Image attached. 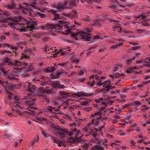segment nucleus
I'll return each mask as SVG.
<instances>
[{"label": "nucleus", "mask_w": 150, "mask_h": 150, "mask_svg": "<svg viewBox=\"0 0 150 150\" xmlns=\"http://www.w3.org/2000/svg\"><path fill=\"white\" fill-rule=\"evenodd\" d=\"M11 47V49L12 50H15L16 51L17 50V47L13 46L12 45H10L8 43H4L2 44H0V48L1 47Z\"/></svg>", "instance_id": "obj_19"}, {"label": "nucleus", "mask_w": 150, "mask_h": 150, "mask_svg": "<svg viewBox=\"0 0 150 150\" xmlns=\"http://www.w3.org/2000/svg\"><path fill=\"white\" fill-rule=\"evenodd\" d=\"M150 107H147L146 105H143L141 106L140 110L142 112H144L145 110H147Z\"/></svg>", "instance_id": "obj_35"}, {"label": "nucleus", "mask_w": 150, "mask_h": 150, "mask_svg": "<svg viewBox=\"0 0 150 150\" xmlns=\"http://www.w3.org/2000/svg\"><path fill=\"white\" fill-rule=\"evenodd\" d=\"M93 93H86L85 92H77L76 93H73L72 94V96L76 97V96H77L79 97L81 96H86L89 97L93 95Z\"/></svg>", "instance_id": "obj_13"}, {"label": "nucleus", "mask_w": 150, "mask_h": 150, "mask_svg": "<svg viewBox=\"0 0 150 150\" xmlns=\"http://www.w3.org/2000/svg\"><path fill=\"white\" fill-rule=\"evenodd\" d=\"M4 64L7 63L8 64L11 65H13L15 66H22V68H15L13 70L11 73L12 75L8 76H7L8 79L11 80H17L18 79L15 78L14 76H19L21 74H23V73H26L27 72L31 71L33 68V66H28V64L26 63H21L20 61L17 60H15L14 62L11 61V59L6 58H5L3 62Z\"/></svg>", "instance_id": "obj_3"}, {"label": "nucleus", "mask_w": 150, "mask_h": 150, "mask_svg": "<svg viewBox=\"0 0 150 150\" xmlns=\"http://www.w3.org/2000/svg\"><path fill=\"white\" fill-rule=\"evenodd\" d=\"M53 86L55 88H63L64 87V85H61L60 83L56 82H54L52 84Z\"/></svg>", "instance_id": "obj_27"}, {"label": "nucleus", "mask_w": 150, "mask_h": 150, "mask_svg": "<svg viewBox=\"0 0 150 150\" xmlns=\"http://www.w3.org/2000/svg\"><path fill=\"white\" fill-rule=\"evenodd\" d=\"M104 127L103 126H99L98 128H93V129L95 130L96 132H100L101 131L102 129L103 128H104Z\"/></svg>", "instance_id": "obj_39"}, {"label": "nucleus", "mask_w": 150, "mask_h": 150, "mask_svg": "<svg viewBox=\"0 0 150 150\" xmlns=\"http://www.w3.org/2000/svg\"><path fill=\"white\" fill-rule=\"evenodd\" d=\"M105 88H106V89H103L102 90L103 91H106V94L105 95V96H108V93H107V92L109 91L110 89H112L114 88L115 87L114 86H112L110 85H107L105 86Z\"/></svg>", "instance_id": "obj_22"}, {"label": "nucleus", "mask_w": 150, "mask_h": 150, "mask_svg": "<svg viewBox=\"0 0 150 150\" xmlns=\"http://www.w3.org/2000/svg\"><path fill=\"white\" fill-rule=\"evenodd\" d=\"M42 134L45 137H48L50 135L47 134V132L45 130L42 131Z\"/></svg>", "instance_id": "obj_43"}, {"label": "nucleus", "mask_w": 150, "mask_h": 150, "mask_svg": "<svg viewBox=\"0 0 150 150\" xmlns=\"http://www.w3.org/2000/svg\"><path fill=\"white\" fill-rule=\"evenodd\" d=\"M115 127L113 126L109 129V131L112 132L114 133L115 132Z\"/></svg>", "instance_id": "obj_52"}, {"label": "nucleus", "mask_w": 150, "mask_h": 150, "mask_svg": "<svg viewBox=\"0 0 150 150\" xmlns=\"http://www.w3.org/2000/svg\"><path fill=\"white\" fill-rule=\"evenodd\" d=\"M75 0H70L69 1H66V8L71 9L76 5Z\"/></svg>", "instance_id": "obj_16"}, {"label": "nucleus", "mask_w": 150, "mask_h": 150, "mask_svg": "<svg viewBox=\"0 0 150 150\" xmlns=\"http://www.w3.org/2000/svg\"><path fill=\"white\" fill-rule=\"evenodd\" d=\"M88 129L87 127L85 126L84 128L83 129V130L85 132L87 133L88 134Z\"/></svg>", "instance_id": "obj_56"}, {"label": "nucleus", "mask_w": 150, "mask_h": 150, "mask_svg": "<svg viewBox=\"0 0 150 150\" xmlns=\"http://www.w3.org/2000/svg\"><path fill=\"white\" fill-rule=\"evenodd\" d=\"M59 23H54L52 24H47L46 25L42 26L41 29L44 30H48L50 31L51 30L53 29H59V28H60Z\"/></svg>", "instance_id": "obj_11"}, {"label": "nucleus", "mask_w": 150, "mask_h": 150, "mask_svg": "<svg viewBox=\"0 0 150 150\" xmlns=\"http://www.w3.org/2000/svg\"><path fill=\"white\" fill-rule=\"evenodd\" d=\"M59 96L57 99L61 101H64L66 99V92L61 91L59 93Z\"/></svg>", "instance_id": "obj_17"}, {"label": "nucleus", "mask_w": 150, "mask_h": 150, "mask_svg": "<svg viewBox=\"0 0 150 150\" xmlns=\"http://www.w3.org/2000/svg\"><path fill=\"white\" fill-rule=\"evenodd\" d=\"M53 6L54 7L57 8L59 11H60V10H63L64 8L63 6L58 4H55Z\"/></svg>", "instance_id": "obj_31"}, {"label": "nucleus", "mask_w": 150, "mask_h": 150, "mask_svg": "<svg viewBox=\"0 0 150 150\" xmlns=\"http://www.w3.org/2000/svg\"><path fill=\"white\" fill-rule=\"evenodd\" d=\"M81 123V122L80 121H74L72 123L69 124V127H71V129L74 127L75 126H79Z\"/></svg>", "instance_id": "obj_21"}, {"label": "nucleus", "mask_w": 150, "mask_h": 150, "mask_svg": "<svg viewBox=\"0 0 150 150\" xmlns=\"http://www.w3.org/2000/svg\"><path fill=\"white\" fill-rule=\"evenodd\" d=\"M137 69L136 67H134L129 68L127 70L125 71V72L127 74H129L134 71V70Z\"/></svg>", "instance_id": "obj_30"}, {"label": "nucleus", "mask_w": 150, "mask_h": 150, "mask_svg": "<svg viewBox=\"0 0 150 150\" xmlns=\"http://www.w3.org/2000/svg\"><path fill=\"white\" fill-rule=\"evenodd\" d=\"M88 103L89 102L88 101H84L81 102V104L83 106H85L87 105Z\"/></svg>", "instance_id": "obj_53"}, {"label": "nucleus", "mask_w": 150, "mask_h": 150, "mask_svg": "<svg viewBox=\"0 0 150 150\" xmlns=\"http://www.w3.org/2000/svg\"><path fill=\"white\" fill-rule=\"evenodd\" d=\"M88 144H85L82 146L81 148L83 150H86L88 149Z\"/></svg>", "instance_id": "obj_45"}, {"label": "nucleus", "mask_w": 150, "mask_h": 150, "mask_svg": "<svg viewBox=\"0 0 150 150\" xmlns=\"http://www.w3.org/2000/svg\"><path fill=\"white\" fill-rule=\"evenodd\" d=\"M118 28L120 29V30L119 31V32L122 33V32L124 33H131V32L129 31H127L126 30H125L122 31V30L121 28L120 27H118Z\"/></svg>", "instance_id": "obj_48"}, {"label": "nucleus", "mask_w": 150, "mask_h": 150, "mask_svg": "<svg viewBox=\"0 0 150 150\" xmlns=\"http://www.w3.org/2000/svg\"><path fill=\"white\" fill-rule=\"evenodd\" d=\"M4 137H3L4 138L7 139L10 137V135L6 133L4 134Z\"/></svg>", "instance_id": "obj_62"}, {"label": "nucleus", "mask_w": 150, "mask_h": 150, "mask_svg": "<svg viewBox=\"0 0 150 150\" xmlns=\"http://www.w3.org/2000/svg\"><path fill=\"white\" fill-rule=\"evenodd\" d=\"M105 108V107H102L99 111H97L91 115V117L92 118V123L95 126H98L99 124L100 120L103 119L101 116L102 114L101 111L103 110Z\"/></svg>", "instance_id": "obj_9"}, {"label": "nucleus", "mask_w": 150, "mask_h": 150, "mask_svg": "<svg viewBox=\"0 0 150 150\" xmlns=\"http://www.w3.org/2000/svg\"><path fill=\"white\" fill-rule=\"evenodd\" d=\"M9 73H10V71H7L4 68H0V74H1L4 75H8ZM8 82L7 81H6V82L3 81L0 78V84L3 86L7 91V92L8 93V94H8V100H10L11 99L13 94L11 92L8 91L7 88H8L9 89L12 90L13 88H15L16 86L13 84L9 85Z\"/></svg>", "instance_id": "obj_7"}, {"label": "nucleus", "mask_w": 150, "mask_h": 150, "mask_svg": "<svg viewBox=\"0 0 150 150\" xmlns=\"http://www.w3.org/2000/svg\"><path fill=\"white\" fill-rule=\"evenodd\" d=\"M33 53L32 51V50L30 49L24 51L23 53H22L21 57V59H29L30 58L29 54H31Z\"/></svg>", "instance_id": "obj_14"}, {"label": "nucleus", "mask_w": 150, "mask_h": 150, "mask_svg": "<svg viewBox=\"0 0 150 150\" xmlns=\"http://www.w3.org/2000/svg\"><path fill=\"white\" fill-rule=\"evenodd\" d=\"M58 65L59 66H61L62 67L65 68L66 66V63L62 62V63H59L58 64Z\"/></svg>", "instance_id": "obj_57"}, {"label": "nucleus", "mask_w": 150, "mask_h": 150, "mask_svg": "<svg viewBox=\"0 0 150 150\" xmlns=\"http://www.w3.org/2000/svg\"><path fill=\"white\" fill-rule=\"evenodd\" d=\"M124 74L122 73H117L113 75L111 74H110L109 75V77L112 79H115L116 78L124 77Z\"/></svg>", "instance_id": "obj_20"}, {"label": "nucleus", "mask_w": 150, "mask_h": 150, "mask_svg": "<svg viewBox=\"0 0 150 150\" xmlns=\"http://www.w3.org/2000/svg\"><path fill=\"white\" fill-rule=\"evenodd\" d=\"M95 83V82L94 80H93L92 82H91V81H88L87 83L89 86L92 87L94 86Z\"/></svg>", "instance_id": "obj_44"}, {"label": "nucleus", "mask_w": 150, "mask_h": 150, "mask_svg": "<svg viewBox=\"0 0 150 150\" xmlns=\"http://www.w3.org/2000/svg\"><path fill=\"white\" fill-rule=\"evenodd\" d=\"M148 83V81H142L140 84H138L137 86V87H140L143 86L144 85H145Z\"/></svg>", "instance_id": "obj_40"}, {"label": "nucleus", "mask_w": 150, "mask_h": 150, "mask_svg": "<svg viewBox=\"0 0 150 150\" xmlns=\"http://www.w3.org/2000/svg\"><path fill=\"white\" fill-rule=\"evenodd\" d=\"M51 11L53 13L55 19H58L60 18L59 14L56 13L55 10H51Z\"/></svg>", "instance_id": "obj_32"}, {"label": "nucleus", "mask_w": 150, "mask_h": 150, "mask_svg": "<svg viewBox=\"0 0 150 150\" xmlns=\"http://www.w3.org/2000/svg\"><path fill=\"white\" fill-rule=\"evenodd\" d=\"M101 143H107L108 142V140L107 139H104L101 140Z\"/></svg>", "instance_id": "obj_61"}, {"label": "nucleus", "mask_w": 150, "mask_h": 150, "mask_svg": "<svg viewBox=\"0 0 150 150\" xmlns=\"http://www.w3.org/2000/svg\"><path fill=\"white\" fill-rule=\"evenodd\" d=\"M79 62V60L78 59H74L72 60L71 61V62L73 63H75L76 64L78 63Z\"/></svg>", "instance_id": "obj_59"}, {"label": "nucleus", "mask_w": 150, "mask_h": 150, "mask_svg": "<svg viewBox=\"0 0 150 150\" xmlns=\"http://www.w3.org/2000/svg\"><path fill=\"white\" fill-rule=\"evenodd\" d=\"M91 142L96 143V145H94L92 147L91 149L92 150H104V148L100 146V145L101 144V141L98 139L96 137L93 138L92 141Z\"/></svg>", "instance_id": "obj_10"}, {"label": "nucleus", "mask_w": 150, "mask_h": 150, "mask_svg": "<svg viewBox=\"0 0 150 150\" xmlns=\"http://www.w3.org/2000/svg\"><path fill=\"white\" fill-rule=\"evenodd\" d=\"M38 141V138H35L34 139L33 141V142L31 144L30 146L31 147H33L34 144L37 142Z\"/></svg>", "instance_id": "obj_46"}, {"label": "nucleus", "mask_w": 150, "mask_h": 150, "mask_svg": "<svg viewBox=\"0 0 150 150\" xmlns=\"http://www.w3.org/2000/svg\"><path fill=\"white\" fill-rule=\"evenodd\" d=\"M135 130L137 132H140L142 131V129L141 127H137L135 128Z\"/></svg>", "instance_id": "obj_55"}, {"label": "nucleus", "mask_w": 150, "mask_h": 150, "mask_svg": "<svg viewBox=\"0 0 150 150\" xmlns=\"http://www.w3.org/2000/svg\"><path fill=\"white\" fill-rule=\"evenodd\" d=\"M143 64L145 66L150 67V57H148L145 59Z\"/></svg>", "instance_id": "obj_25"}, {"label": "nucleus", "mask_w": 150, "mask_h": 150, "mask_svg": "<svg viewBox=\"0 0 150 150\" xmlns=\"http://www.w3.org/2000/svg\"><path fill=\"white\" fill-rule=\"evenodd\" d=\"M66 105L67 104H72L73 103L72 101H73V100H71V99L68 98V96H70L71 95L69 94L67 92H66Z\"/></svg>", "instance_id": "obj_29"}, {"label": "nucleus", "mask_w": 150, "mask_h": 150, "mask_svg": "<svg viewBox=\"0 0 150 150\" xmlns=\"http://www.w3.org/2000/svg\"><path fill=\"white\" fill-rule=\"evenodd\" d=\"M37 0H31L30 2L33 4V5H31L33 8V9L30 10L29 13V15L32 17H35L38 15L40 16L41 18H43L45 16V15L38 12L37 11H40L42 12H43L44 10H47L46 6L48 5V3L46 2L43 0H40V3L41 5L39 6V8L35 6L34 5L36 4Z\"/></svg>", "instance_id": "obj_4"}, {"label": "nucleus", "mask_w": 150, "mask_h": 150, "mask_svg": "<svg viewBox=\"0 0 150 150\" xmlns=\"http://www.w3.org/2000/svg\"><path fill=\"white\" fill-rule=\"evenodd\" d=\"M95 78L97 80L98 82H100L101 81V80L105 78L104 76H100L99 78V76H98L97 74L95 75Z\"/></svg>", "instance_id": "obj_37"}, {"label": "nucleus", "mask_w": 150, "mask_h": 150, "mask_svg": "<svg viewBox=\"0 0 150 150\" xmlns=\"http://www.w3.org/2000/svg\"><path fill=\"white\" fill-rule=\"evenodd\" d=\"M64 50L65 49H60L59 51L56 50L55 51L53 52L51 51V52L53 53L52 54L53 55V57H54L59 56V54L63 55L65 54Z\"/></svg>", "instance_id": "obj_15"}, {"label": "nucleus", "mask_w": 150, "mask_h": 150, "mask_svg": "<svg viewBox=\"0 0 150 150\" xmlns=\"http://www.w3.org/2000/svg\"><path fill=\"white\" fill-rule=\"evenodd\" d=\"M140 47V46L137 47H131V50H138Z\"/></svg>", "instance_id": "obj_58"}, {"label": "nucleus", "mask_w": 150, "mask_h": 150, "mask_svg": "<svg viewBox=\"0 0 150 150\" xmlns=\"http://www.w3.org/2000/svg\"><path fill=\"white\" fill-rule=\"evenodd\" d=\"M103 98H100L98 99H96L95 101L97 103H100V104L102 105L104 107H105L108 106V103L105 102H103Z\"/></svg>", "instance_id": "obj_23"}, {"label": "nucleus", "mask_w": 150, "mask_h": 150, "mask_svg": "<svg viewBox=\"0 0 150 150\" xmlns=\"http://www.w3.org/2000/svg\"><path fill=\"white\" fill-rule=\"evenodd\" d=\"M10 13L8 11H4L0 9V22L2 24L0 25V29L2 28L6 27V25L4 23L7 21V20H11L12 22L9 23L11 28L16 29L19 31L23 32L32 31L35 28V23L31 21H28L21 16H14L8 18H4L3 15L9 16Z\"/></svg>", "instance_id": "obj_1"}, {"label": "nucleus", "mask_w": 150, "mask_h": 150, "mask_svg": "<svg viewBox=\"0 0 150 150\" xmlns=\"http://www.w3.org/2000/svg\"><path fill=\"white\" fill-rule=\"evenodd\" d=\"M123 44V43H120L118 44H117L116 45L111 46L110 47V48L111 49H115L117 48V47H118L119 46L122 45Z\"/></svg>", "instance_id": "obj_47"}, {"label": "nucleus", "mask_w": 150, "mask_h": 150, "mask_svg": "<svg viewBox=\"0 0 150 150\" xmlns=\"http://www.w3.org/2000/svg\"><path fill=\"white\" fill-rule=\"evenodd\" d=\"M85 71V69H83L82 70H81L79 72V75H81V76H83L84 75V72Z\"/></svg>", "instance_id": "obj_60"}, {"label": "nucleus", "mask_w": 150, "mask_h": 150, "mask_svg": "<svg viewBox=\"0 0 150 150\" xmlns=\"http://www.w3.org/2000/svg\"><path fill=\"white\" fill-rule=\"evenodd\" d=\"M132 106L135 105L137 106H138L142 105V103L139 101H136L133 102H132Z\"/></svg>", "instance_id": "obj_42"}, {"label": "nucleus", "mask_w": 150, "mask_h": 150, "mask_svg": "<svg viewBox=\"0 0 150 150\" xmlns=\"http://www.w3.org/2000/svg\"><path fill=\"white\" fill-rule=\"evenodd\" d=\"M85 16V18H82V20L86 22H90L91 21V18L88 15H86Z\"/></svg>", "instance_id": "obj_38"}, {"label": "nucleus", "mask_w": 150, "mask_h": 150, "mask_svg": "<svg viewBox=\"0 0 150 150\" xmlns=\"http://www.w3.org/2000/svg\"><path fill=\"white\" fill-rule=\"evenodd\" d=\"M52 140L54 142L58 144V146L59 147H61L62 146H63L64 147L66 146L65 143L62 141H59L57 137H52Z\"/></svg>", "instance_id": "obj_18"}, {"label": "nucleus", "mask_w": 150, "mask_h": 150, "mask_svg": "<svg viewBox=\"0 0 150 150\" xmlns=\"http://www.w3.org/2000/svg\"><path fill=\"white\" fill-rule=\"evenodd\" d=\"M62 72H58L57 73V74L56 75H55L53 74H51V77L52 79H56L59 77V76L61 75V73Z\"/></svg>", "instance_id": "obj_33"}, {"label": "nucleus", "mask_w": 150, "mask_h": 150, "mask_svg": "<svg viewBox=\"0 0 150 150\" xmlns=\"http://www.w3.org/2000/svg\"><path fill=\"white\" fill-rule=\"evenodd\" d=\"M93 129V128H89V130H88V135H91L92 133L94 132Z\"/></svg>", "instance_id": "obj_54"}, {"label": "nucleus", "mask_w": 150, "mask_h": 150, "mask_svg": "<svg viewBox=\"0 0 150 150\" xmlns=\"http://www.w3.org/2000/svg\"><path fill=\"white\" fill-rule=\"evenodd\" d=\"M118 67H114L112 69V72H115L116 71L118 70Z\"/></svg>", "instance_id": "obj_64"}, {"label": "nucleus", "mask_w": 150, "mask_h": 150, "mask_svg": "<svg viewBox=\"0 0 150 150\" xmlns=\"http://www.w3.org/2000/svg\"><path fill=\"white\" fill-rule=\"evenodd\" d=\"M16 4L15 3H13L10 4H8L7 6L8 9H12L16 7Z\"/></svg>", "instance_id": "obj_36"}, {"label": "nucleus", "mask_w": 150, "mask_h": 150, "mask_svg": "<svg viewBox=\"0 0 150 150\" xmlns=\"http://www.w3.org/2000/svg\"><path fill=\"white\" fill-rule=\"evenodd\" d=\"M135 17L137 19H140V17H141V19H146V16L145 15H141L140 16H136Z\"/></svg>", "instance_id": "obj_50"}, {"label": "nucleus", "mask_w": 150, "mask_h": 150, "mask_svg": "<svg viewBox=\"0 0 150 150\" xmlns=\"http://www.w3.org/2000/svg\"><path fill=\"white\" fill-rule=\"evenodd\" d=\"M66 135H68L71 136L74 134H75V138L70 137L66 138V143H71L73 144L78 142L79 141L82 137V135L79 131L77 130L76 129L74 128L72 129L69 132L66 129Z\"/></svg>", "instance_id": "obj_8"}, {"label": "nucleus", "mask_w": 150, "mask_h": 150, "mask_svg": "<svg viewBox=\"0 0 150 150\" xmlns=\"http://www.w3.org/2000/svg\"><path fill=\"white\" fill-rule=\"evenodd\" d=\"M69 23L66 22V28L68 29L66 30V35H68L70 34L72 37L74 38L75 39L78 40L81 38L84 40L87 41H90L91 42L94 41L93 40V38L88 35L87 33H86L84 31H79L76 33H73L71 30H75V25L71 26L69 27L68 26V23Z\"/></svg>", "instance_id": "obj_5"}, {"label": "nucleus", "mask_w": 150, "mask_h": 150, "mask_svg": "<svg viewBox=\"0 0 150 150\" xmlns=\"http://www.w3.org/2000/svg\"><path fill=\"white\" fill-rule=\"evenodd\" d=\"M55 68L53 67H49L47 68H46L45 69V71L46 72H52L54 70H55Z\"/></svg>", "instance_id": "obj_34"}, {"label": "nucleus", "mask_w": 150, "mask_h": 150, "mask_svg": "<svg viewBox=\"0 0 150 150\" xmlns=\"http://www.w3.org/2000/svg\"><path fill=\"white\" fill-rule=\"evenodd\" d=\"M132 106V103H128L125 105H124L122 106L121 107L122 109H124L127 107Z\"/></svg>", "instance_id": "obj_41"}, {"label": "nucleus", "mask_w": 150, "mask_h": 150, "mask_svg": "<svg viewBox=\"0 0 150 150\" xmlns=\"http://www.w3.org/2000/svg\"><path fill=\"white\" fill-rule=\"evenodd\" d=\"M48 110L51 111L52 112L55 113H60V111L56 109V108L50 107L48 108Z\"/></svg>", "instance_id": "obj_28"}, {"label": "nucleus", "mask_w": 150, "mask_h": 150, "mask_svg": "<svg viewBox=\"0 0 150 150\" xmlns=\"http://www.w3.org/2000/svg\"><path fill=\"white\" fill-rule=\"evenodd\" d=\"M86 80V78H84L82 79H79V81L80 82H83Z\"/></svg>", "instance_id": "obj_63"}, {"label": "nucleus", "mask_w": 150, "mask_h": 150, "mask_svg": "<svg viewBox=\"0 0 150 150\" xmlns=\"http://www.w3.org/2000/svg\"><path fill=\"white\" fill-rule=\"evenodd\" d=\"M77 13L76 11V10L72 11V12L68 14H66V16L70 17V18H73V17H76L77 15Z\"/></svg>", "instance_id": "obj_24"}, {"label": "nucleus", "mask_w": 150, "mask_h": 150, "mask_svg": "<svg viewBox=\"0 0 150 150\" xmlns=\"http://www.w3.org/2000/svg\"><path fill=\"white\" fill-rule=\"evenodd\" d=\"M94 25L98 26H100L101 25V23L99 20H97L94 22Z\"/></svg>", "instance_id": "obj_49"}, {"label": "nucleus", "mask_w": 150, "mask_h": 150, "mask_svg": "<svg viewBox=\"0 0 150 150\" xmlns=\"http://www.w3.org/2000/svg\"><path fill=\"white\" fill-rule=\"evenodd\" d=\"M27 86H28V90L35 96H39L42 97L45 99L47 98L46 94L50 93V91L49 89H44L42 88L40 89L38 88L29 82L27 83Z\"/></svg>", "instance_id": "obj_6"}, {"label": "nucleus", "mask_w": 150, "mask_h": 150, "mask_svg": "<svg viewBox=\"0 0 150 150\" xmlns=\"http://www.w3.org/2000/svg\"><path fill=\"white\" fill-rule=\"evenodd\" d=\"M54 129L56 131V134L58 137L61 138L65 137L66 130L65 129H62L58 126H55Z\"/></svg>", "instance_id": "obj_12"}, {"label": "nucleus", "mask_w": 150, "mask_h": 150, "mask_svg": "<svg viewBox=\"0 0 150 150\" xmlns=\"http://www.w3.org/2000/svg\"><path fill=\"white\" fill-rule=\"evenodd\" d=\"M110 81L109 80H106L104 81L103 82L100 83L99 82L97 84L98 86H103L105 85H110Z\"/></svg>", "instance_id": "obj_26"}, {"label": "nucleus", "mask_w": 150, "mask_h": 150, "mask_svg": "<svg viewBox=\"0 0 150 150\" xmlns=\"http://www.w3.org/2000/svg\"><path fill=\"white\" fill-rule=\"evenodd\" d=\"M32 96V94L31 93V95L30 94L28 97L25 96L24 98H23V100H26L24 101L22 100L18 96H14L13 103H11L10 104L12 110L13 112L18 113L20 115V116L21 115V112L20 110V109L23 110L25 109L24 107H22L21 105V102L23 101L25 102V105L29 106L28 110L30 112H29L30 113L32 114H35L36 115L42 113L46 115V113L48 111L47 109H44L41 111L37 109L35 107L33 106L34 104V101L35 100V99L33 98L31 101V96Z\"/></svg>", "instance_id": "obj_2"}, {"label": "nucleus", "mask_w": 150, "mask_h": 150, "mask_svg": "<svg viewBox=\"0 0 150 150\" xmlns=\"http://www.w3.org/2000/svg\"><path fill=\"white\" fill-rule=\"evenodd\" d=\"M0 52L3 54H10L11 53V52L10 51L8 50H2Z\"/></svg>", "instance_id": "obj_51"}]
</instances>
